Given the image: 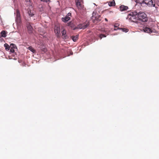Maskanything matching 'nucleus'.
<instances>
[{
  "label": "nucleus",
  "mask_w": 159,
  "mask_h": 159,
  "mask_svg": "<svg viewBox=\"0 0 159 159\" xmlns=\"http://www.w3.org/2000/svg\"><path fill=\"white\" fill-rule=\"evenodd\" d=\"M126 19L134 22L137 20L143 22H146L148 20L147 15L144 12L141 11L137 12L136 11H128Z\"/></svg>",
  "instance_id": "nucleus-1"
},
{
  "label": "nucleus",
  "mask_w": 159,
  "mask_h": 159,
  "mask_svg": "<svg viewBox=\"0 0 159 159\" xmlns=\"http://www.w3.org/2000/svg\"><path fill=\"white\" fill-rule=\"evenodd\" d=\"M143 1L149 7L155 6V2H153V0H144Z\"/></svg>",
  "instance_id": "nucleus-2"
},
{
  "label": "nucleus",
  "mask_w": 159,
  "mask_h": 159,
  "mask_svg": "<svg viewBox=\"0 0 159 159\" xmlns=\"http://www.w3.org/2000/svg\"><path fill=\"white\" fill-rule=\"evenodd\" d=\"M54 31L57 37V38H60L61 36L60 27L58 26H55L54 28Z\"/></svg>",
  "instance_id": "nucleus-3"
},
{
  "label": "nucleus",
  "mask_w": 159,
  "mask_h": 159,
  "mask_svg": "<svg viewBox=\"0 0 159 159\" xmlns=\"http://www.w3.org/2000/svg\"><path fill=\"white\" fill-rule=\"evenodd\" d=\"M89 25V24L88 23L87 24H80L78 25L77 28L80 29H84L87 28Z\"/></svg>",
  "instance_id": "nucleus-4"
},
{
  "label": "nucleus",
  "mask_w": 159,
  "mask_h": 159,
  "mask_svg": "<svg viewBox=\"0 0 159 159\" xmlns=\"http://www.w3.org/2000/svg\"><path fill=\"white\" fill-rule=\"evenodd\" d=\"M81 0H75L76 6L79 9H82L83 7V5L81 3Z\"/></svg>",
  "instance_id": "nucleus-5"
},
{
  "label": "nucleus",
  "mask_w": 159,
  "mask_h": 159,
  "mask_svg": "<svg viewBox=\"0 0 159 159\" xmlns=\"http://www.w3.org/2000/svg\"><path fill=\"white\" fill-rule=\"evenodd\" d=\"M128 7L123 5H121L119 7V9L120 11H126L128 9Z\"/></svg>",
  "instance_id": "nucleus-6"
},
{
  "label": "nucleus",
  "mask_w": 159,
  "mask_h": 159,
  "mask_svg": "<svg viewBox=\"0 0 159 159\" xmlns=\"http://www.w3.org/2000/svg\"><path fill=\"white\" fill-rule=\"evenodd\" d=\"M61 34H62V37L63 39H66L68 38L66 34V31L63 30L61 31Z\"/></svg>",
  "instance_id": "nucleus-7"
},
{
  "label": "nucleus",
  "mask_w": 159,
  "mask_h": 159,
  "mask_svg": "<svg viewBox=\"0 0 159 159\" xmlns=\"http://www.w3.org/2000/svg\"><path fill=\"white\" fill-rule=\"evenodd\" d=\"M143 30L144 32L149 33H151L152 32V30L150 28L148 27H144Z\"/></svg>",
  "instance_id": "nucleus-8"
},
{
  "label": "nucleus",
  "mask_w": 159,
  "mask_h": 159,
  "mask_svg": "<svg viewBox=\"0 0 159 159\" xmlns=\"http://www.w3.org/2000/svg\"><path fill=\"white\" fill-rule=\"evenodd\" d=\"M16 20L18 22H19L20 20V12L18 10H17L16 11Z\"/></svg>",
  "instance_id": "nucleus-9"
},
{
  "label": "nucleus",
  "mask_w": 159,
  "mask_h": 159,
  "mask_svg": "<svg viewBox=\"0 0 159 159\" xmlns=\"http://www.w3.org/2000/svg\"><path fill=\"white\" fill-rule=\"evenodd\" d=\"M119 29L120 30H121L123 32H127L129 31V30L125 28H118L117 29H116L115 28L114 29V30H117Z\"/></svg>",
  "instance_id": "nucleus-10"
},
{
  "label": "nucleus",
  "mask_w": 159,
  "mask_h": 159,
  "mask_svg": "<svg viewBox=\"0 0 159 159\" xmlns=\"http://www.w3.org/2000/svg\"><path fill=\"white\" fill-rule=\"evenodd\" d=\"M70 19V17L66 16L64 18H62V20L63 22H66Z\"/></svg>",
  "instance_id": "nucleus-11"
},
{
  "label": "nucleus",
  "mask_w": 159,
  "mask_h": 159,
  "mask_svg": "<svg viewBox=\"0 0 159 159\" xmlns=\"http://www.w3.org/2000/svg\"><path fill=\"white\" fill-rule=\"evenodd\" d=\"M7 32L6 31L2 30L1 32V37H5L7 36Z\"/></svg>",
  "instance_id": "nucleus-12"
},
{
  "label": "nucleus",
  "mask_w": 159,
  "mask_h": 159,
  "mask_svg": "<svg viewBox=\"0 0 159 159\" xmlns=\"http://www.w3.org/2000/svg\"><path fill=\"white\" fill-rule=\"evenodd\" d=\"M108 5L110 7L114 6L116 5V3L114 0H112L111 1L108 2Z\"/></svg>",
  "instance_id": "nucleus-13"
},
{
  "label": "nucleus",
  "mask_w": 159,
  "mask_h": 159,
  "mask_svg": "<svg viewBox=\"0 0 159 159\" xmlns=\"http://www.w3.org/2000/svg\"><path fill=\"white\" fill-rule=\"evenodd\" d=\"M72 39L75 42L78 39V35H76L75 36H72Z\"/></svg>",
  "instance_id": "nucleus-14"
},
{
  "label": "nucleus",
  "mask_w": 159,
  "mask_h": 159,
  "mask_svg": "<svg viewBox=\"0 0 159 159\" xmlns=\"http://www.w3.org/2000/svg\"><path fill=\"white\" fill-rule=\"evenodd\" d=\"M68 25L69 26H70L72 28H73V29H75L74 25L72 22H70L68 23Z\"/></svg>",
  "instance_id": "nucleus-15"
},
{
  "label": "nucleus",
  "mask_w": 159,
  "mask_h": 159,
  "mask_svg": "<svg viewBox=\"0 0 159 159\" xmlns=\"http://www.w3.org/2000/svg\"><path fill=\"white\" fill-rule=\"evenodd\" d=\"M4 46L5 48V49L7 51H8L10 48V46H9L7 43H5L4 44Z\"/></svg>",
  "instance_id": "nucleus-16"
},
{
  "label": "nucleus",
  "mask_w": 159,
  "mask_h": 159,
  "mask_svg": "<svg viewBox=\"0 0 159 159\" xmlns=\"http://www.w3.org/2000/svg\"><path fill=\"white\" fill-rule=\"evenodd\" d=\"M28 49L34 53L36 52V50L31 46H29Z\"/></svg>",
  "instance_id": "nucleus-17"
},
{
  "label": "nucleus",
  "mask_w": 159,
  "mask_h": 159,
  "mask_svg": "<svg viewBox=\"0 0 159 159\" xmlns=\"http://www.w3.org/2000/svg\"><path fill=\"white\" fill-rule=\"evenodd\" d=\"M25 4L27 6H30L31 5L30 0H25Z\"/></svg>",
  "instance_id": "nucleus-18"
},
{
  "label": "nucleus",
  "mask_w": 159,
  "mask_h": 159,
  "mask_svg": "<svg viewBox=\"0 0 159 159\" xmlns=\"http://www.w3.org/2000/svg\"><path fill=\"white\" fill-rule=\"evenodd\" d=\"M27 28L28 30L30 31V33H31L32 31V28L30 25H29L27 26Z\"/></svg>",
  "instance_id": "nucleus-19"
},
{
  "label": "nucleus",
  "mask_w": 159,
  "mask_h": 159,
  "mask_svg": "<svg viewBox=\"0 0 159 159\" xmlns=\"http://www.w3.org/2000/svg\"><path fill=\"white\" fill-rule=\"evenodd\" d=\"M28 14L29 16H32L34 15L33 12H32L30 10L28 11Z\"/></svg>",
  "instance_id": "nucleus-20"
},
{
  "label": "nucleus",
  "mask_w": 159,
  "mask_h": 159,
  "mask_svg": "<svg viewBox=\"0 0 159 159\" xmlns=\"http://www.w3.org/2000/svg\"><path fill=\"white\" fill-rule=\"evenodd\" d=\"M16 47V46L14 44L11 43L10 45V48H15Z\"/></svg>",
  "instance_id": "nucleus-21"
},
{
  "label": "nucleus",
  "mask_w": 159,
  "mask_h": 159,
  "mask_svg": "<svg viewBox=\"0 0 159 159\" xmlns=\"http://www.w3.org/2000/svg\"><path fill=\"white\" fill-rule=\"evenodd\" d=\"M106 36L104 34H101L99 36V37L101 39L103 37H105Z\"/></svg>",
  "instance_id": "nucleus-22"
},
{
  "label": "nucleus",
  "mask_w": 159,
  "mask_h": 159,
  "mask_svg": "<svg viewBox=\"0 0 159 159\" xmlns=\"http://www.w3.org/2000/svg\"><path fill=\"white\" fill-rule=\"evenodd\" d=\"M144 1V0H136L137 2L139 3H140V4L143 3L144 2V1Z\"/></svg>",
  "instance_id": "nucleus-23"
},
{
  "label": "nucleus",
  "mask_w": 159,
  "mask_h": 159,
  "mask_svg": "<svg viewBox=\"0 0 159 159\" xmlns=\"http://www.w3.org/2000/svg\"><path fill=\"white\" fill-rule=\"evenodd\" d=\"M41 50L42 51L44 52H46L47 51V50L46 49V48H42L41 49Z\"/></svg>",
  "instance_id": "nucleus-24"
},
{
  "label": "nucleus",
  "mask_w": 159,
  "mask_h": 159,
  "mask_svg": "<svg viewBox=\"0 0 159 159\" xmlns=\"http://www.w3.org/2000/svg\"><path fill=\"white\" fill-rule=\"evenodd\" d=\"M119 26V24L118 23H116L114 25V28H117Z\"/></svg>",
  "instance_id": "nucleus-25"
},
{
  "label": "nucleus",
  "mask_w": 159,
  "mask_h": 159,
  "mask_svg": "<svg viewBox=\"0 0 159 159\" xmlns=\"http://www.w3.org/2000/svg\"><path fill=\"white\" fill-rule=\"evenodd\" d=\"M10 51L11 52H14L15 51L14 48H11Z\"/></svg>",
  "instance_id": "nucleus-26"
},
{
  "label": "nucleus",
  "mask_w": 159,
  "mask_h": 159,
  "mask_svg": "<svg viewBox=\"0 0 159 159\" xmlns=\"http://www.w3.org/2000/svg\"><path fill=\"white\" fill-rule=\"evenodd\" d=\"M71 13H68L66 16H68V17H69L70 16H71Z\"/></svg>",
  "instance_id": "nucleus-27"
},
{
  "label": "nucleus",
  "mask_w": 159,
  "mask_h": 159,
  "mask_svg": "<svg viewBox=\"0 0 159 159\" xmlns=\"http://www.w3.org/2000/svg\"><path fill=\"white\" fill-rule=\"evenodd\" d=\"M45 1L46 2H49L50 1V0H45Z\"/></svg>",
  "instance_id": "nucleus-28"
},
{
  "label": "nucleus",
  "mask_w": 159,
  "mask_h": 159,
  "mask_svg": "<svg viewBox=\"0 0 159 159\" xmlns=\"http://www.w3.org/2000/svg\"><path fill=\"white\" fill-rule=\"evenodd\" d=\"M157 4L159 6V1H158V2H157Z\"/></svg>",
  "instance_id": "nucleus-29"
},
{
  "label": "nucleus",
  "mask_w": 159,
  "mask_h": 159,
  "mask_svg": "<svg viewBox=\"0 0 159 159\" xmlns=\"http://www.w3.org/2000/svg\"><path fill=\"white\" fill-rule=\"evenodd\" d=\"M105 21H108L107 19V18H105Z\"/></svg>",
  "instance_id": "nucleus-30"
},
{
  "label": "nucleus",
  "mask_w": 159,
  "mask_h": 159,
  "mask_svg": "<svg viewBox=\"0 0 159 159\" xmlns=\"http://www.w3.org/2000/svg\"><path fill=\"white\" fill-rule=\"evenodd\" d=\"M41 1H43V2H44L45 1V0H41Z\"/></svg>",
  "instance_id": "nucleus-31"
},
{
  "label": "nucleus",
  "mask_w": 159,
  "mask_h": 159,
  "mask_svg": "<svg viewBox=\"0 0 159 159\" xmlns=\"http://www.w3.org/2000/svg\"><path fill=\"white\" fill-rule=\"evenodd\" d=\"M158 1H159V0H156V1L158 2Z\"/></svg>",
  "instance_id": "nucleus-32"
},
{
  "label": "nucleus",
  "mask_w": 159,
  "mask_h": 159,
  "mask_svg": "<svg viewBox=\"0 0 159 159\" xmlns=\"http://www.w3.org/2000/svg\"><path fill=\"white\" fill-rule=\"evenodd\" d=\"M1 34H0V38H1Z\"/></svg>",
  "instance_id": "nucleus-33"
}]
</instances>
